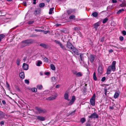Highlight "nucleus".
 I'll return each mask as SVG.
<instances>
[{"label":"nucleus","instance_id":"1","mask_svg":"<svg viewBox=\"0 0 126 126\" xmlns=\"http://www.w3.org/2000/svg\"><path fill=\"white\" fill-rule=\"evenodd\" d=\"M116 63V61H114L112 62L111 64L108 67L106 72L107 74H110V73L111 71L113 72L115 71L116 69L115 67Z\"/></svg>","mask_w":126,"mask_h":126},{"label":"nucleus","instance_id":"2","mask_svg":"<svg viewBox=\"0 0 126 126\" xmlns=\"http://www.w3.org/2000/svg\"><path fill=\"white\" fill-rule=\"evenodd\" d=\"M32 43L31 40H25L22 41L21 43L22 47H23L26 46L27 44H32Z\"/></svg>","mask_w":126,"mask_h":126},{"label":"nucleus","instance_id":"3","mask_svg":"<svg viewBox=\"0 0 126 126\" xmlns=\"http://www.w3.org/2000/svg\"><path fill=\"white\" fill-rule=\"evenodd\" d=\"M35 109L37 111L39 114H44L47 112V111L46 109L36 107Z\"/></svg>","mask_w":126,"mask_h":126},{"label":"nucleus","instance_id":"4","mask_svg":"<svg viewBox=\"0 0 126 126\" xmlns=\"http://www.w3.org/2000/svg\"><path fill=\"white\" fill-rule=\"evenodd\" d=\"M104 69L101 66H99L98 70V75L99 76H101L103 72Z\"/></svg>","mask_w":126,"mask_h":126},{"label":"nucleus","instance_id":"5","mask_svg":"<svg viewBox=\"0 0 126 126\" xmlns=\"http://www.w3.org/2000/svg\"><path fill=\"white\" fill-rule=\"evenodd\" d=\"M54 41L56 44L59 46L63 49H65L64 46H63L60 41L58 40H55Z\"/></svg>","mask_w":126,"mask_h":126},{"label":"nucleus","instance_id":"6","mask_svg":"<svg viewBox=\"0 0 126 126\" xmlns=\"http://www.w3.org/2000/svg\"><path fill=\"white\" fill-rule=\"evenodd\" d=\"M95 94H94L90 99V104L93 106H94L95 105Z\"/></svg>","mask_w":126,"mask_h":126},{"label":"nucleus","instance_id":"7","mask_svg":"<svg viewBox=\"0 0 126 126\" xmlns=\"http://www.w3.org/2000/svg\"><path fill=\"white\" fill-rule=\"evenodd\" d=\"M89 118L91 119H97L98 118V114L95 112L92 114L88 116Z\"/></svg>","mask_w":126,"mask_h":126},{"label":"nucleus","instance_id":"8","mask_svg":"<svg viewBox=\"0 0 126 126\" xmlns=\"http://www.w3.org/2000/svg\"><path fill=\"white\" fill-rule=\"evenodd\" d=\"M35 117L36 118V119L41 121H44L46 119L45 117L42 116H35Z\"/></svg>","mask_w":126,"mask_h":126},{"label":"nucleus","instance_id":"9","mask_svg":"<svg viewBox=\"0 0 126 126\" xmlns=\"http://www.w3.org/2000/svg\"><path fill=\"white\" fill-rule=\"evenodd\" d=\"M88 60L91 63H92L94 60V55L92 54L90 55L89 57L88 58Z\"/></svg>","mask_w":126,"mask_h":126},{"label":"nucleus","instance_id":"10","mask_svg":"<svg viewBox=\"0 0 126 126\" xmlns=\"http://www.w3.org/2000/svg\"><path fill=\"white\" fill-rule=\"evenodd\" d=\"M75 97L74 96H73L72 97V99L71 100L70 102L68 103V105L69 106H70L74 102L75 100Z\"/></svg>","mask_w":126,"mask_h":126},{"label":"nucleus","instance_id":"11","mask_svg":"<svg viewBox=\"0 0 126 126\" xmlns=\"http://www.w3.org/2000/svg\"><path fill=\"white\" fill-rule=\"evenodd\" d=\"M57 94H56L53 96H51L48 97L47 98V99L49 101L53 100L55 99L57 97Z\"/></svg>","mask_w":126,"mask_h":126},{"label":"nucleus","instance_id":"12","mask_svg":"<svg viewBox=\"0 0 126 126\" xmlns=\"http://www.w3.org/2000/svg\"><path fill=\"white\" fill-rule=\"evenodd\" d=\"M67 47L70 49H72L73 46L71 43L69 42H67Z\"/></svg>","mask_w":126,"mask_h":126},{"label":"nucleus","instance_id":"13","mask_svg":"<svg viewBox=\"0 0 126 126\" xmlns=\"http://www.w3.org/2000/svg\"><path fill=\"white\" fill-rule=\"evenodd\" d=\"M41 10L40 9L36 8L35 9L34 12V14L35 15H37L39 14Z\"/></svg>","mask_w":126,"mask_h":126},{"label":"nucleus","instance_id":"14","mask_svg":"<svg viewBox=\"0 0 126 126\" xmlns=\"http://www.w3.org/2000/svg\"><path fill=\"white\" fill-rule=\"evenodd\" d=\"M73 74L75 75L77 77H81L82 75V73L80 72H77L76 71H75L73 73Z\"/></svg>","mask_w":126,"mask_h":126},{"label":"nucleus","instance_id":"15","mask_svg":"<svg viewBox=\"0 0 126 126\" xmlns=\"http://www.w3.org/2000/svg\"><path fill=\"white\" fill-rule=\"evenodd\" d=\"M80 58L81 61L80 60L79 61L80 63H84V57H83V53H80Z\"/></svg>","mask_w":126,"mask_h":126},{"label":"nucleus","instance_id":"16","mask_svg":"<svg viewBox=\"0 0 126 126\" xmlns=\"http://www.w3.org/2000/svg\"><path fill=\"white\" fill-rule=\"evenodd\" d=\"M64 98L65 99L67 100L68 101L70 100V99L68 98L69 95L68 93L66 92L65 93L64 95Z\"/></svg>","mask_w":126,"mask_h":126},{"label":"nucleus","instance_id":"17","mask_svg":"<svg viewBox=\"0 0 126 126\" xmlns=\"http://www.w3.org/2000/svg\"><path fill=\"white\" fill-rule=\"evenodd\" d=\"M100 25V23L98 22L95 23L94 25V27L95 28L96 30L97 29V27Z\"/></svg>","mask_w":126,"mask_h":126},{"label":"nucleus","instance_id":"18","mask_svg":"<svg viewBox=\"0 0 126 126\" xmlns=\"http://www.w3.org/2000/svg\"><path fill=\"white\" fill-rule=\"evenodd\" d=\"M29 66L25 63H24L23 64V67L24 70H27L28 69Z\"/></svg>","mask_w":126,"mask_h":126},{"label":"nucleus","instance_id":"19","mask_svg":"<svg viewBox=\"0 0 126 126\" xmlns=\"http://www.w3.org/2000/svg\"><path fill=\"white\" fill-rule=\"evenodd\" d=\"M40 46L45 48H48L47 45L44 44H40Z\"/></svg>","mask_w":126,"mask_h":126},{"label":"nucleus","instance_id":"20","mask_svg":"<svg viewBox=\"0 0 126 126\" xmlns=\"http://www.w3.org/2000/svg\"><path fill=\"white\" fill-rule=\"evenodd\" d=\"M19 76L20 78L23 79L24 77V72H21L19 74Z\"/></svg>","mask_w":126,"mask_h":126},{"label":"nucleus","instance_id":"21","mask_svg":"<svg viewBox=\"0 0 126 126\" xmlns=\"http://www.w3.org/2000/svg\"><path fill=\"white\" fill-rule=\"evenodd\" d=\"M73 12L72 9H70L67 11L66 13L68 15H70Z\"/></svg>","mask_w":126,"mask_h":126},{"label":"nucleus","instance_id":"22","mask_svg":"<svg viewBox=\"0 0 126 126\" xmlns=\"http://www.w3.org/2000/svg\"><path fill=\"white\" fill-rule=\"evenodd\" d=\"M119 94L118 92H116L114 96V98H117L119 96Z\"/></svg>","mask_w":126,"mask_h":126},{"label":"nucleus","instance_id":"23","mask_svg":"<svg viewBox=\"0 0 126 126\" xmlns=\"http://www.w3.org/2000/svg\"><path fill=\"white\" fill-rule=\"evenodd\" d=\"M51 81L53 82V84H55L56 83V78L55 77H52Z\"/></svg>","mask_w":126,"mask_h":126},{"label":"nucleus","instance_id":"24","mask_svg":"<svg viewBox=\"0 0 126 126\" xmlns=\"http://www.w3.org/2000/svg\"><path fill=\"white\" fill-rule=\"evenodd\" d=\"M98 13L96 12L93 13L92 14V16L94 17H96L98 16Z\"/></svg>","mask_w":126,"mask_h":126},{"label":"nucleus","instance_id":"25","mask_svg":"<svg viewBox=\"0 0 126 126\" xmlns=\"http://www.w3.org/2000/svg\"><path fill=\"white\" fill-rule=\"evenodd\" d=\"M37 88L39 90H41L43 88L42 86L41 85H38L36 86Z\"/></svg>","mask_w":126,"mask_h":126},{"label":"nucleus","instance_id":"26","mask_svg":"<svg viewBox=\"0 0 126 126\" xmlns=\"http://www.w3.org/2000/svg\"><path fill=\"white\" fill-rule=\"evenodd\" d=\"M50 67L51 69L53 70H54L55 69V67L54 65L52 64H50Z\"/></svg>","mask_w":126,"mask_h":126},{"label":"nucleus","instance_id":"27","mask_svg":"<svg viewBox=\"0 0 126 126\" xmlns=\"http://www.w3.org/2000/svg\"><path fill=\"white\" fill-rule=\"evenodd\" d=\"M45 5V4L44 3H41L39 4V7L40 8L44 7Z\"/></svg>","mask_w":126,"mask_h":126},{"label":"nucleus","instance_id":"28","mask_svg":"<svg viewBox=\"0 0 126 126\" xmlns=\"http://www.w3.org/2000/svg\"><path fill=\"white\" fill-rule=\"evenodd\" d=\"M54 9V8L53 7L52 8H51L50 9L49 12V14H52V12L53 11Z\"/></svg>","mask_w":126,"mask_h":126},{"label":"nucleus","instance_id":"29","mask_svg":"<svg viewBox=\"0 0 126 126\" xmlns=\"http://www.w3.org/2000/svg\"><path fill=\"white\" fill-rule=\"evenodd\" d=\"M108 89L107 86H106L104 88V94L106 95H107V91Z\"/></svg>","mask_w":126,"mask_h":126},{"label":"nucleus","instance_id":"30","mask_svg":"<svg viewBox=\"0 0 126 126\" xmlns=\"http://www.w3.org/2000/svg\"><path fill=\"white\" fill-rule=\"evenodd\" d=\"M42 62L41 61H38L36 65L38 66H40V64H42Z\"/></svg>","mask_w":126,"mask_h":126},{"label":"nucleus","instance_id":"31","mask_svg":"<svg viewBox=\"0 0 126 126\" xmlns=\"http://www.w3.org/2000/svg\"><path fill=\"white\" fill-rule=\"evenodd\" d=\"M5 36L3 34H0V39H3L5 37Z\"/></svg>","mask_w":126,"mask_h":126},{"label":"nucleus","instance_id":"32","mask_svg":"<svg viewBox=\"0 0 126 126\" xmlns=\"http://www.w3.org/2000/svg\"><path fill=\"white\" fill-rule=\"evenodd\" d=\"M93 78L94 79V80L95 81L97 80V78L96 76V73L95 72H94V73Z\"/></svg>","mask_w":126,"mask_h":126},{"label":"nucleus","instance_id":"33","mask_svg":"<svg viewBox=\"0 0 126 126\" xmlns=\"http://www.w3.org/2000/svg\"><path fill=\"white\" fill-rule=\"evenodd\" d=\"M108 18H106L104 19L102 21V23L103 24H104L106 23L107 21L108 20Z\"/></svg>","mask_w":126,"mask_h":126},{"label":"nucleus","instance_id":"34","mask_svg":"<svg viewBox=\"0 0 126 126\" xmlns=\"http://www.w3.org/2000/svg\"><path fill=\"white\" fill-rule=\"evenodd\" d=\"M86 121L85 119L84 118H81L80 120V121L81 122L83 123L84 122H85Z\"/></svg>","mask_w":126,"mask_h":126},{"label":"nucleus","instance_id":"35","mask_svg":"<svg viewBox=\"0 0 126 126\" xmlns=\"http://www.w3.org/2000/svg\"><path fill=\"white\" fill-rule=\"evenodd\" d=\"M75 17V16L74 15H71L69 17V18L70 19H74Z\"/></svg>","mask_w":126,"mask_h":126},{"label":"nucleus","instance_id":"36","mask_svg":"<svg viewBox=\"0 0 126 126\" xmlns=\"http://www.w3.org/2000/svg\"><path fill=\"white\" fill-rule=\"evenodd\" d=\"M73 51V52L75 53L76 51H77L78 50L76 49V48L74 47H73L72 48V49Z\"/></svg>","mask_w":126,"mask_h":126},{"label":"nucleus","instance_id":"37","mask_svg":"<svg viewBox=\"0 0 126 126\" xmlns=\"http://www.w3.org/2000/svg\"><path fill=\"white\" fill-rule=\"evenodd\" d=\"M32 90L33 92H36L37 91V88H32Z\"/></svg>","mask_w":126,"mask_h":126},{"label":"nucleus","instance_id":"38","mask_svg":"<svg viewBox=\"0 0 126 126\" xmlns=\"http://www.w3.org/2000/svg\"><path fill=\"white\" fill-rule=\"evenodd\" d=\"M34 22V21H30L28 22V23L29 24H31Z\"/></svg>","mask_w":126,"mask_h":126},{"label":"nucleus","instance_id":"39","mask_svg":"<svg viewBox=\"0 0 126 126\" xmlns=\"http://www.w3.org/2000/svg\"><path fill=\"white\" fill-rule=\"evenodd\" d=\"M124 9H122L119 10L117 13V14H119L121 12L124 11Z\"/></svg>","mask_w":126,"mask_h":126},{"label":"nucleus","instance_id":"40","mask_svg":"<svg viewBox=\"0 0 126 126\" xmlns=\"http://www.w3.org/2000/svg\"><path fill=\"white\" fill-rule=\"evenodd\" d=\"M6 84L7 85V87L8 88V90L9 91H10L9 85L7 82H6Z\"/></svg>","mask_w":126,"mask_h":126},{"label":"nucleus","instance_id":"41","mask_svg":"<svg viewBox=\"0 0 126 126\" xmlns=\"http://www.w3.org/2000/svg\"><path fill=\"white\" fill-rule=\"evenodd\" d=\"M44 61L46 63H47L48 62V58L46 57H45L44 58Z\"/></svg>","mask_w":126,"mask_h":126},{"label":"nucleus","instance_id":"42","mask_svg":"<svg viewBox=\"0 0 126 126\" xmlns=\"http://www.w3.org/2000/svg\"><path fill=\"white\" fill-rule=\"evenodd\" d=\"M5 122L4 121H2L0 122V125H1V126L4 125Z\"/></svg>","mask_w":126,"mask_h":126},{"label":"nucleus","instance_id":"43","mask_svg":"<svg viewBox=\"0 0 126 126\" xmlns=\"http://www.w3.org/2000/svg\"><path fill=\"white\" fill-rule=\"evenodd\" d=\"M20 60L19 59H17L16 60V64L18 65H19Z\"/></svg>","mask_w":126,"mask_h":126},{"label":"nucleus","instance_id":"44","mask_svg":"<svg viewBox=\"0 0 126 126\" xmlns=\"http://www.w3.org/2000/svg\"><path fill=\"white\" fill-rule=\"evenodd\" d=\"M25 83L28 84L29 83V81L27 79H25Z\"/></svg>","mask_w":126,"mask_h":126},{"label":"nucleus","instance_id":"45","mask_svg":"<svg viewBox=\"0 0 126 126\" xmlns=\"http://www.w3.org/2000/svg\"><path fill=\"white\" fill-rule=\"evenodd\" d=\"M35 31L36 32H41L42 31V30H38L37 29H35Z\"/></svg>","mask_w":126,"mask_h":126},{"label":"nucleus","instance_id":"46","mask_svg":"<svg viewBox=\"0 0 126 126\" xmlns=\"http://www.w3.org/2000/svg\"><path fill=\"white\" fill-rule=\"evenodd\" d=\"M106 78L105 77H103L101 79V81L102 82H104L106 79Z\"/></svg>","mask_w":126,"mask_h":126},{"label":"nucleus","instance_id":"47","mask_svg":"<svg viewBox=\"0 0 126 126\" xmlns=\"http://www.w3.org/2000/svg\"><path fill=\"white\" fill-rule=\"evenodd\" d=\"M76 111L75 110H74L72 112H71L70 114V115H73L75 113Z\"/></svg>","mask_w":126,"mask_h":126},{"label":"nucleus","instance_id":"48","mask_svg":"<svg viewBox=\"0 0 126 126\" xmlns=\"http://www.w3.org/2000/svg\"><path fill=\"white\" fill-rule=\"evenodd\" d=\"M86 126H91L89 122L86 123Z\"/></svg>","mask_w":126,"mask_h":126},{"label":"nucleus","instance_id":"49","mask_svg":"<svg viewBox=\"0 0 126 126\" xmlns=\"http://www.w3.org/2000/svg\"><path fill=\"white\" fill-rule=\"evenodd\" d=\"M122 33L124 35H126V32L125 31H123L122 32Z\"/></svg>","mask_w":126,"mask_h":126},{"label":"nucleus","instance_id":"50","mask_svg":"<svg viewBox=\"0 0 126 126\" xmlns=\"http://www.w3.org/2000/svg\"><path fill=\"white\" fill-rule=\"evenodd\" d=\"M42 32H43L44 33L46 34H47L48 32V31H44V30H42Z\"/></svg>","mask_w":126,"mask_h":126},{"label":"nucleus","instance_id":"51","mask_svg":"<svg viewBox=\"0 0 126 126\" xmlns=\"http://www.w3.org/2000/svg\"><path fill=\"white\" fill-rule=\"evenodd\" d=\"M45 75H48L50 74V72H45Z\"/></svg>","mask_w":126,"mask_h":126},{"label":"nucleus","instance_id":"52","mask_svg":"<svg viewBox=\"0 0 126 126\" xmlns=\"http://www.w3.org/2000/svg\"><path fill=\"white\" fill-rule=\"evenodd\" d=\"M109 53H111L113 51V50L112 49H110L109 50Z\"/></svg>","mask_w":126,"mask_h":126},{"label":"nucleus","instance_id":"53","mask_svg":"<svg viewBox=\"0 0 126 126\" xmlns=\"http://www.w3.org/2000/svg\"><path fill=\"white\" fill-rule=\"evenodd\" d=\"M75 53L78 55H79V52H78V50H77V51H76V52Z\"/></svg>","mask_w":126,"mask_h":126},{"label":"nucleus","instance_id":"54","mask_svg":"<svg viewBox=\"0 0 126 126\" xmlns=\"http://www.w3.org/2000/svg\"><path fill=\"white\" fill-rule=\"evenodd\" d=\"M112 1L113 3H116L117 2L116 0H112Z\"/></svg>","mask_w":126,"mask_h":126},{"label":"nucleus","instance_id":"55","mask_svg":"<svg viewBox=\"0 0 126 126\" xmlns=\"http://www.w3.org/2000/svg\"><path fill=\"white\" fill-rule=\"evenodd\" d=\"M120 6L121 7H124L126 6L125 4H122L120 5Z\"/></svg>","mask_w":126,"mask_h":126},{"label":"nucleus","instance_id":"56","mask_svg":"<svg viewBox=\"0 0 126 126\" xmlns=\"http://www.w3.org/2000/svg\"><path fill=\"white\" fill-rule=\"evenodd\" d=\"M75 30L77 31L78 30V28L77 27H75L74 28Z\"/></svg>","mask_w":126,"mask_h":126},{"label":"nucleus","instance_id":"57","mask_svg":"<svg viewBox=\"0 0 126 126\" xmlns=\"http://www.w3.org/2000/svg\"><path fill=\"white\" fill-rule=\"evenodd\" d=\"M2 104H6V102L4 100H3L2 101Z\"/></svg>","mask_w":126,"mask_h":126},{"label":"nucleus","instance_id":"58","mask_svg":"<svg viewBox=\"0 0 126 126\" xmlns=\"http://www.w3.org/2000/svg\"><path fill=\"white\" fill-rule=\"evenodd\" d=\"M124 37L122 36H120L119 37V39H123Z\"/></svg>","mask_w":126,"mask_h":126},{"label":"nucleus","instance_id":"59","mask_svg":"<svg viewBox=\"0 0 126 126\" xmlns=\"http://www.w3.org/2000/svg\"><path fill=\"white\" fill-rule=\"evenodd\" d=\"M36 0H33V4H35L36 3Z\"/></svg>","mask_w":126,"mask_h":126},{"label":"nucleus","instance_id":"60","mask_svg":"<svg viewBox=\"0 0 126 126\" xmlns=\"http://www.w3.org/2000/svg\"><path fill=\"white\" fill-rule=\"evenodd\" d=\"M16 89L18 90V91H20V90L19 89V87H16Z\"/></svg>","mask_w":126,"mask_h":126},{"label":"nucleus","instance_id":"61","mask_svg":"<svg viewBox=\"0 0 126 126\" xmlns=\"http://www.w3.org/2000/svg\"><path fill=\"white\" fill-rule=\"evenodd\" d=\"M60 87V85H57L56 86V88H59Z\"/></svg>","mask_w":126,"mask_h":126},{"label":"nucleus","instance_id":"62","mask_svg":"<svg viewBox=\"0 0 126 126\" xmlns=\"http://www.w3.org/2000/svg\"><path fill=\"white\" fill-rule=\"evenodd\" d=\"M24 4L25 6H27V4L26 2H24Z\"/></svg>","mask_w":126,"mask_h":126},{"label":"nucleus","instance_id":"63","mask_svg":"<svg viewBox=\"0 0 126 126\" xmlns=\"http://www.w3.org/2000/svg\"><path fill=\"white\" fill-rule=\"evenodd\" d=\"M26 57H24L23 59V60L24 61H25L26 60Z\"/></svg>","mask_w":126,"mask_h":126},{"label":"nucleus","instance_id":"64","mask_svg":"<svg viewBox=\"0 0 126 126\" xmlns=\"http://www.w3.org/2000/svg\"><path fill=\"white\" fill-rule=\"evenodd\" d=\"M110 109H113V108L112 107H110Z\"/></svg>","mask_w":126,"mask_h":126}]
</instances>
